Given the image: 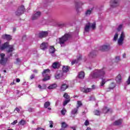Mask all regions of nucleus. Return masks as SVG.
<instances>
[{"label":"nucleus","mask_w":130,"mask_h":130,"mask_svg":"<svg viewBox=\"0 0 130 130\" xmlns=\"http://www.w3.org/2000/svg\"><path fill=\"white\" fill-rule=\"evenodd\" d=\"M107 91H109V90H108Z\"/></svg>","instance_id":"obj_63"},{"label":"nucleus","mask_w":130,"mask_h":130,"mask_svg":"<svg viewBox=\"0 0 130 130\" xmlns=\"http://www.w3.org/2000/svg\"><path fill=\"white\" fill-rule=\"evenodd\" d=\"M86 130H91V128L87 127V128Z\"/></svg>","instance_id":"obj_57"},{"label":"nucleus","mask_w":130,"mask_h":130,"mask_svg":"<svg viewBox=\"0 0 130 130\" xmlns=\"http://www.w3.org/2000/svg\"><path fill=\"white\" fill-rule=\"evenodd\" d=\"M49 106H50V103L49 102H46L44 104L45 108H48Z\"/></svg>","instance_id":"obj_30"},{"label":"nucleus","mask_w":130,"mask_h":130,"mask_svg":"<svg viewBox=\"0 0 130 130\" xmlns=\"http://www.w3.org/2000/svg\"><path fill=\"white\" fill-rule=\"evenodd\" d=\"M67 126H68V125L67 124V123H66V122H63L61 123V128L60 130H64V128H66V127H67Z\"/></svg>","instance_id":"obj_27"},{"label":"nucleus","mask_w":130,"mask_h":130,"mask_svg":"<svg viewBox=\"0 0 130 130\" xmlns=\"http://www.w3.org/2000/svg\"><path fill=\"white\" fill-rule=\"evenodd\" d=\"M122 28H123V24L121 23L118 26L117 28V30L120 31L122 29Z\"/></svg>","instance_id":"obj_28"},{"label":"nucleus","mask_w":130,"mask_h":130,"mask_svg":"<svg viewBox=\"0 0 130 130\" xmlns=\"http://www.w3.org/2000/svg\"><path fill=\"white\" fill-rule=\"evenodd\" d=\"M119 5V0H112L111 1V8H115Z\"/></svg>","instance_id":"obj_10"},{"label":"nucleus","mask_w":130,"mask_h":130,"mask_svg":"<svg viewBox=\"0 0 130 130\" xmlns=\"http://www.w3.org/2000/svg\"><path fill=\"white\" fill-rule=\"evenodd\" d=\"M126 83H127V85L130 84V76L128 77V78L126 81Z\"/></svg>","instance_id":"obj_42"},{"label":"nucleus","mask_w":130,"mask_h":130,"mask_svg":"<svg viewBox=\"0 0 130 130\" xmlns=\"http://www.w3.org/2000/svg\"><path fill=\"white\" fill-rule=\"evenodd\" d=\"M11 85H15V82L11 83Z\"/></svg>","instance_id":"obj_58"},{"label":"nucleus","mask_w":130,"mask_h":130,"mask_svg":"<svg viewBox=\"0 0 130 130\" xmlns=\"http://www.w3.org/2000/svg\"><path fill=\"white\" fill-rule=\"evenodd\" d=\"M79 109L77 108H74L71 111V115L72 116H75V115H77L78 114V110Z\"/></svg>","instance_id":"obj_17"},{"label":"nucleus","mask_w":130,"mask_h":130,"mask_svg":"<svg viewBox=\"0 0 130 130\" xmlns=\"http://www.w3.org/2000/svg\"><path fill=\"white\" fill-rule=\"evenodd\" d=\"M72 128L73 130H76V127H72Z\"/></svg>","instance_id":"obj_55"},{"label":"nucleus","mask_w":130,"mask_h":130,"mask_svg":"<svg viewBox=\"0 0 130 130\" xmlns=\"http://www.w3.org/2000/svg\"><path fill=\"white\" fill-rule=\"evenodd\" d=\"M118 38V34L116 33L114 36L113 41H116Z\"/></svg>","instance_id":"obj_33"},{"label":"nucleus","mask_w":130,"mask_h":130,"mask_svg":"<svg viewBox=\"0 0 130 130\" xmlns=\"http://www.w3.org/2000/svg\"><path fill=\"white\" fill-rule=\"evenodd\" d=\"M35 77V75H31V76H30V79L31 80H32V79H34V78Z\"/></svg>","instance_id":"obj_46"},{"label":"nucleus","mask_w":130,"mask_h":130,"mask_svg":"<svg viewBox=\"0 0 130 130\" xmlns=\"http://www.w3.org/2000/svg\"><path fill=\"white\" fill-rule=\"evenodd\" d=\"M10 56H12V54H10Z\"/></svg>","instance_id":"obj_62"},{"label":"nucleus","mask_w":130,"mask_h":130,"mask_svg":"<svg viewBox=\"0 0 130 130\" xmlns=\"http://www.w3.org/2000/svg\"><path fill=\"white\" fill-rule=\"evenodd\" d=\"M94 114L95 115H100V111H99V110L95 111Z\"/></svg>","instance_id":"obj_40"},{"label":"nucleus","mask_w":130,"mask_h":130,"mask_svg":"<svg viewBox=\"0 0 130 130\" xmlns=\"http://www.w3.org/2000/svg\"><path fill=\"white\" fill-rule=\"evenodd\" d=\"M5 54L4 53L0 54V63L1 64L4 65L6 64V63L7 62L8 59L7 58H5Z\"/></svg>","instance_id":"obj_7"},{"label":"nucleus","mask_w":130,"mask_h":130,"mask_svg":"<svg viewBox=\"0 0 130 130\" xmlns=\"http://www.w3.org/2000/svg\"><path fill=\"white\" fill-rule=\"evenodd\" d=\"M115 59L116 61H118L119 60H120V57L119 56H117Z\"/></svg>","instance_id":"obj_44"},{"label":"nucleus","mask_w":130,"mask_h":130,"mask_svg":"<svg viewBox=\"0 0 130 130\" xmlns=\"http://www.w3.org/2000/svg\"><path fill=\"white\" fill-rule=\"evenodd\" d=\"M121 123H122V120L119 119V120H116L114 122L113 125H120V124H121Z\"/></svg>","instance_id":"obj_21"},{"label":"nucleus","mask_w":130,"mask_h":130,"mask_svg":"<svg viewBox=\"0 0 130 130\" xmlns=\"http://www.w3.org/2000/svg\"><path fill=\"white\" fill-rule=\"evenodd\" d=\"M114 88H115V84L112 83L111 84L110 86V89H114Z\"/></svg>","instance_id":"obj_37"},{"label":"nucleus","mask_w":130,"mask_h":130,"mask_svg":"<svg viewBox=\"0 0 130 130\" xmlns=\"http://www.w3.org/2000/svg\"><path fill=\"white\" fill-rule=\"evenodd\" d=\"M63 97L64 98H66V99H70V95H69V94H68V93H65L63 95Z\"/></svg>","instance_id":"obj_38"},{"label":"nucleus","mask_w":130,"mask_h":130,"mask_svg":"<svg viewBox=\"0 0 130 130\" xmlns=\"http://www.w3.org/2000/svg\"><path fill=\"white\" fill-rule=\"evenodd\" d=\"M70 99L66 100L64 101L63 103V106H66V105L67 104H68V103L70 102Z\"/></svg>","instance_id":"obj_34"},{"label":"nucleus","mask_w":130,"mask_h":130,"mask_svg":"<svg viewBox=\"0 0 130 130\" xmlns=\"http://www.w3.org/2000/svg\"><path fill=\"white\" fill-rule=\"evenodd\" d=\"M20 79H19V78H17L16 79V82H17V83H20Z\"/></svg>","instance_id":"obj_51"},{"label":"nucleus","mask_w":130,"mask_h":130,"mask_svg":"<svg viewBox=\"0 0 130 130\" xmlns=\"http://www.w3.org/2000/svg\"><path fill=\"white\" fill-rule=\"evenodd\" d=\"M94 55H96V54H95V52H91L89 54V56L90 57H93V56H94Z\"/></svg>","instance_id":"obj_36"},{"label":"nucleus","mask_w":130,"mask_h":130,"mask_svg":"<svg viewBox=\"0 0 130 130\" xmlns=\"http://www.w3.org/2000/svg\"><path fill=\"white\" fill-rule=\"evenodd\" d=\"M70 69V67L68 66H63L62 68V71L63 73H68L69 72V70Z\"/></svg>","instance_id":"obj_26"},{"label":"nucleus","mask_w":130,"mask_h":130,"mask_svg":"<svg viewBox=\"0 0 130 130\" xmlns=\"http://www.w3.org/2000/svg\"><path fill=\"white\" fill-rule=\"evenodd\" d=\"M34 73H38V71L35 70H34Z\"/></svg>","instance_id":"obj_53"},{"label":"nucleus","mask_w":130,"mask_h":130,"mask_svg":"<svg viewBox=\"0 0 130 130\" xmlns=\"http://www.w3.org/2000/svg\"><path fill=\"white\" fill-rule=\"evenodd\" d=\"M0 44H1V41H0Z\"/></svg>","instance_id":"obj_64"},{"label":"nucleus","mask_w":130,"mask_h":130,"mask_svg":"<svg viewBox=\"0 0 130 130\" xmlns=\"http://www.w3.org/2000/svg\"><path fill=\"white\" fill-rule=\"evenodd\" d=\"M55 78L57 80H58L59 79H64V77H62V73H61L56 74L55 76Z\"/></svg>","instance_id":"obj_20"},{"label":"nucleus","mask_w":130,"mask_h":130,"mask_svg":"<svg viewBox=\"0 0 130 130\" xmlns=\"http://www.w3.org/2000/svg\"><path fill=\"white\" fill-rule=\"evenodd\" d=\"M38 88H39L40 90H42L43 88H42V86H41L40 85H38Z\"/></svg>","instance_id":"obj_48"},{"label":"nucleus","mask_w":130,"mask_h":130,"mask_svg":"<svg viewBox=\"0 0 130 130\" xmlns=\"http://www.w3.org/2000/svg\"><path fill=\"white\" fill-rule=\"evenodd\" d=\"M108 112H111V109H110L107 107H105L103 109V113H107Z\"/></svg>","instance_id":"obj_25"},{"label":"nucleus","mask_w":130,"mask_h":130,"mask_svg":"<svg viewBox=\"0 0 130 130\" xmlns=\"http://www.w3.org/2000/svg\"><path fill=\"white\" fill-rule=\"evenodd\" d=\"M81 91H82V92H83V93H89V92H92V91H93V89L90 88H81Z\"/></svg>","instance_id":"obj_14"},{"label":"nucleus","mask_w":130,"mask_h":130,"mask_svg":"<svg viewBox=\"0 0 130 130\" xmlns=\"http://www.w3.org/2000/svg\"><path fill=\"white\" fill-rule=\"evenodd\" d=\"M89 121L88 120H86L85 122H84V124L85 125H89Z\"/></svg>","instance_id":"obj_43"},{"label":"nucleus","mask_w":130,"mask_h":130,"mask_svg":"<svg viewBox=\"0 0 130 130\" xmlns=\"http://www.w3.org/2000/svg\"><path fill=\"white\" fill-rule=\"evenodd\" d=\"M28 111H29V112H32L33 111V109H32V108H29V109H28Z\"/></svg>","instance_id":"obj_49"},{"label":"nucleus","mask_w":130,"mask_h":130,"mask_svg":"<svg viewBox=\"0 0 130 130\" xmlns=\"http://www.w3.org/2000/svg\"><path fill=\"white\" fill-rule=\"evenodd\" d=\"M96 28V23L93 22V23H90L88 22L86 24L84 30L85 32H89L90 29L94 30Z\"/></svg>","instance_id":"obj_4"},{"label":"nucleus","mask_w":130,"mask_h":130,"mask_svg":"<svg viewBox=\"0 0 130 130\" xmlns=\"http://www.w3.org/2000/svg\"><path fill=\"white\" fill-rule=\"evenodd\" d=\"M95 88H96V87L95 86V85H92L91 89H92V90H93V89H95Z\"/></svg>","instance_id":"obj_52"},{"label":"nucleus","mask_w":130,"mask_h":130,"mask_svg":"<svg viewBox=\"0 0 130 130\" xmlns=\"http://www.w3.org/2000/svg\"><path fill=\"white\" fill-rule=\"evenodd\" d=\"M78 78L79 79H84L85 78V73L84 72H80L78 74Z\"/></svg>","instance_id":"obj_22"},{"label":"nucleus","mask_w":130,"mask_h":130,"mask_svg":"<svg viewBox=\"0 0 130 130\" xmlns=\"http://www.w3.org/2000/svg\"><path fill=\"white\" fill-rule=\"evenodd\" d=\"M6 48L7 49V51L8 53L13 52V51L15 50V48H14V45H9L8 42H6L0 47V49L1 50H4V49H6Z\"/></svg>","instance_id":"obj_3"},{"label":"nucleus","mask_w":130,"mask_h":130,"mask_svg":"<svg viewBox=\"0 0 130 130\" xmlns=\"http://www.w3.org/2000/svg\"><path fill=\"white\" fill-rule=\"evenodd\" d=\"M8 130H14L13 129H8Z\"/></svg>","instance_id":"obj_61"},{"label":"nucleus","mask_w":130,"mask_h":130,"mask_svg":"<svg viewBox=\"0 0 130 130\" xmlns=\"http://www.w3.org/2000/svg\"><path fill=\"white\" fill-rule=\"evenodd\" d=\"M49 52L52 54V56H54V53L55 52V49H54V46H51L49 49Z\"/></svg>","instance_id":"obj_19"},{"label":"nucleus","mask_w":130,"mask_h":130,"mask_svg":"<svg viewBox=\"0 0 130 130\" xmlns=\"http://www.w3.org/2000/svg\"><path fill=\"white\" fill-rule=\"evenodd\" d=\"M36 130H45V129H44L43 128L39 127V128H38Z\"/></svg>","instance_id":"obj_50"},{"label":"nucleus","mask_w":130,"mask_h":130,"mask_svg":"<svg viewBox=\"0 0 130 130\" xmlns=\"http://www.w3.org/2000/svg\"><path fill=\"white\" fill-rule=\"evenodd\" d=\"M101 49L103 51H106V50L110 49V45H109V44L104 45L101 47Z\"/></svg>","instance_id":"obj_12"},{"label":"nucleus","mask_w":130,"mask_h":130,"mask_svg":"<svg viewBox=\"0 0 130 130\" xmlns=\"http://www.w3.org/2000/svg\"><path fill=\"white\" fill-rule=\"evenodd\" d=\"M82 59V55H80L79 57L77 58V60H73L71 64L72 66H74L75 63H78L79 62V60H81Z\"/></svg>","instance_id":"obj_16"},{"label":"nucleus","mask_w":130,"mask_h":130,"mask_svg":"<svg viewBox=\"0 0 130 130\" xmlns=\"http://www.w3.org/2000/svg\"><path fill=\"white\" fill-rule=\"evenodd\" d=\"M14 111H17V112L19 113V112L20 111V109H19V108H16L15 109Z\"/></svg>","instance_id":"obj_47"},{"label":"nucleus","mask_w":130,"mask_h":130,"mask_svg":"<svg viewBox=\"0 0 130 130\" xmlns=\"http://www.w3.org/2000/svg\"><path fill=\"white\" fill-rule=\"evenodd\" d=\"M91 13H92V10H88L86 12L85 14L86 16H89V15H90Z\"/></svg>","instance_id":"obj_35"},{"label":"nucleus","mask_w":130,"mask_h":130,"mask_svg":"<svg viewBox=\"0 0 130 130\" xmlns=\"http://www.w3.org/2000/svg\"><path fill=\"white\" fill-rule=\"evenodd\" d=\"M116 81L117 83H118L121 82V75H120V74L118 75V76L116 78Z\"/></svg>","instance_id":"obj_24"},{"label":"nucleus","mask_w":130,"mask_h":130,"mask_svg":"<svg viewBox=\"0 0 130 130\" xmlns=\"http://www.w3.org/2000/svg\"><path fill=\"white\" fill-rule=\"evenodd\" d=\"M3 39H5L7 40L8 41H10V40H12V36L9 35H4L2 36Z\"/></svg>","instance_id":"obj_15"},{"label":"nucleus","mask_w":130,"mask_h":130,"mask_svg":"<svg viewBox=\"0 0 130 130\" xmlns=\"http://www.w3.org/2000/svg\"><path fill=\"white\" fill-rule=\"evenodd\" d=\"M19 125H25L26 124V121L24 120H21L18 123Z\"/></svg>","instance_id":"obj_29"},{"label":"nucleus","mask_w":130,"mask_h":130,"mask_svg":"<svg viewBox=\"0 0 130 130\" xmlns=\"http://www.w3.org/2000/svg\"><path fill=\"white\" fill-rule=\"evenodd\" d=\"M48 47V44L47 43H43L41 45V48L43 50H45V49H46Z\"/></svg>","instance_id":"obj_18"},{"label":"nucleus","mask_w":130,"mask_h":130,"mask_svg":"<svg viewBox=\"0 0 130 130\" xmlns=\"http://www.w3.org/2000/svg\"><path fill=\"white\" fill-rule=\"evenodd\" d=\"M57 87V85L55 83L50 85L48 87V89L49 90H51L52 89H55Z\"/></svg>","instance_id":"obj_23"},{"label":"nucleus","mask_w":130,"mask_h":130,"mask_svg":"<svg viewBox=\"0 0 130 130\" xmlns=\"http://www.w3.org/2000/svg\"><path fill=\"white\" fill-rule=\"evenodd\" d=\"M58 67V63L57 62H55L53 63L52 67L53 69H56Z\"/></svg>","instance_id":"obj_32"},{"label":"nucleus","mask_w":130,"mask_h":130,"mask_svg":"<svg viewBox=\"0 0 130 130\" xmlns=\"http://www.w3.org/2000/svg\"><path fill=\"white\" fill-rule=\"evenodd\" d=\"M69 87V82L66 81H64L63 84L60 86V90L61 91H66L67 89H68Z\"/></svg>","instance_id":"obj_9"},{"label":"nucleus","mask_w":130,"mask_h":130,"mask_svg":"<svg viewBox=\"0 0 130 130\" xmlns=\"http://www.w3.org/2000/svg\"><path fill=\"white\" fill-rule=\"evenodd\" d=\"M82 106V102L80 101H77V106L76 108H78L79 109V108L81 107Z\"/></svg>","instance_id":"obj_31"},{"label":"nucleus","mask_w":130,"mask_h":130,"mask_svg":"<svg viewBox=\"0 0 130 130\" xmlns=\"http://www.w3.org/2000/svg\"><path fill=\"white\" fill-rule=\"evenodd\" d=\"M48 110H51V108H48Z\"/></svg>","instance_id":"obj_59"},{"label":"nucleus","mask_w":130,"mask_h":130,"mask_svg":"<svg viewBox=\"0 0 130 130\" xmlns=\"http://www.w3.org/2000/svg\"><path fill=\"white\" fill-rule=\"evenodd\" d=\"M24 10L25 8L24 7V6H20L18 9L17 11L15 12V15H16V16H21V15L24 13Z\"/></svg>","instance_id":"obj_8"},{"label":"nucleus","mask_w":130,"mask_h":130,"mask_svg":"<svg viewBox=\"0 0 130 130\" xmlns=\"http://www.w3.org/2000/svg\"><path fill=\"white\" fill-rule=\"evenodd\" d=\"M4 72L5 73H7V71H6V70H4Z\"/></svg>","instance_id":"obj_60"},{"label":"nucleus","mask_w":130,"mask_h":130,"mask_svg":"<svg viewBox=\"0 0 130 130\" xmlns=\"http://www.w3.org/2000/svg\"><path fill=\"white\" fill-rule=\"evenodd\" d=\"M124 38H125V32L122 31H121L120 37L118 40V45H122L123 44V41L124 40Z\"/></svg>","instance_id":"obj_6"},{"label":"nucleus","mask_w":130,"mask_h":130,"mask_svg":"<svg viewBox=\"0 0 130 130\" xmlns=\"http://www.w3.org/2000/svg\"><path fill=\"white\" fill-rule=\"evenodd\" d=\"M66 112H67V110H66V109H62L61 111L62 115H65Z\"/></svg>","instance_id":"obj_39"},{"label":"nucleus","mask_w":130,"mask_h":130,"mask_svg":"<svg viewBox=\"0 0 130 130\" xmlns=\"http://www.w3.org/2000/svg\"><path fill=\"white\" fill-rule=\"evenodd\" d=\"M122 56L123 58H124V57H125V54H123Z\"/></svg>","instance_id":"obj_56"},{"label":"nucleus","mask_w":130,"mask_h":130,"mask_svg":"<svg viewBox=\"0 0 130 130\" xmlns=\"http://www.w3.org/2000/svg\"><path fill=\"white\" fill-rule=\"evenodd\" d=\"M70 37H72L71 34H66L61 38L57 39L56 43H59V44H60L61 47L64 46V43H66V42L68 41V40L70 39Z\"/></svg>","instance_id":"obj_2"},{"label":"nucleus","mask_w":130,"mask_h":130,"mask_svg":"<svg viewBox=\"0 0 130 130\" xmlns=\"http://www.w3.org/2000/svg\"><path fill=\"white\" fill-rule=\"evenodd\" d=\"M17 122H18V121H17V120H15V121H14L13 122H12V123H11V124H13V125H14V124H16V123H17Z\"/></svg>","instance_id":"obj_45"},{"label":"nucleus","mask_w":130,"mask_h":130,"mask_svg":"<svg viewBox=\"0 0 130 130\" xmlns=\"http://www.w3.org/2000/svg\"><path fill=\"white\" fill-rule=\"evenodd\" d=\"M104 76H105V69L103 68L101 70H95L93 72H92L90 74V77L89 79H101L102 81L100 83V86L101 87H103L106 82H108V80L104 78Z\"/></svg>","instance_id":"obj_1"},{"label":"nucleus","mask_w":130,"mask_h":130,"mask_svg":"<svg viewBox=\"0 0 130 130\" xmlns=\"http://www.w3.org/2000/svg\"><path fill=\"white\" fill-rule=\"evenodd\" d=\"M43 76L44 77V79L43 81H48V80H50V70L49 69L44 70L43 73Z\"/></svg>","instance_id":"obj_5"},{"label":"nucleus","mask_w":130,"mask_h":130,"mask_svg":"<svg viewBox=\"0 0 130 130\" xmlns=\"http://www.w3.org/2000/svg\"><path fill=\"white\" fill-rule=\"evenodd\" d=\"M49 123H50V127H53V121H50Z\"/></svg>","instance_id":"obj_41"},{"label":"nucleus","mask_w":130,"mask_h":130,"mask_svg":"<svg viewBox=\"0 0 130 130\" xmlns=\"http://www.w3.org/2000/svg\"><path fill=\"white\" fill-rule=\"evenodd\" d=\"M16 60L17 62H19L20 61V59L19 58L16 59Z\"/></svg>","instance_id":"obj_54"},{"label":"nucleus","mask_w":130,"mask_h":130,"mask_svg":"<svg viewBox=\"0 0 130 130\" xmlns=\"http://www.w3.org/2000/svg\"><path fill=\"white\" fill-rule=\"evenodd\" d=\"M40 16H41V12L38 11L32 15V19L33 20H36V19H38Z\"/></svg>","instance_id":"obj_11"},{"label":"nucleus","mask_w":130,"mask_h":130,"mask_svg":"<svg viewBox=\"0 0 130 130\" xmlns=\"http://www.w3.org/2000/svg\"><path fill=\"white\" fill-rule=\"evenodd\" d=\"M47 35H48L47 31H41L39 34V37L40 38H43L44 37H46Z\"/></svg>","instance_id":"obj_13"}]
</instances>
